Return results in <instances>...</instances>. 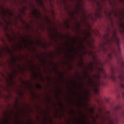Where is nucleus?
<instances>
[{
    "mask_svg": "<svg viewBox=\"0 0 124 124\" xmlns=\"http://www.w3.org/2000/svg\"><path fill=\"white\" fill-rule=\"evenodd\" d=\"M105 84H106L105 82H104V86H105Z\"/></svg>",
    "mask_w": 124,
    "mask_h": 124,
    "instance_id": "obj_12",
    "label": "nucleus"
},
{
    "mask_svg": "<svg viewBox=\"0 0 124 124\" xmlns=\"http://www.w3.org/2000/svg\"><path fill=\"white\" fill-rule=\"evenodd\" d=\"M34 15H35V16H36V17H37V14H34Z\"/></svg>",
    "mask_w": 124,
    "mask_h": 124,
    "instance_id": "obj_10",
    "label": "nucleus"
},
{
    "mask_svg": "<svg viewBox=\"0 0 124 124\" xmlns=\"http://www.w3.org/2000/svg\"><path fill=\"white\" fill-rule=\"evenodd\" d=\"M93 59L94 60L96 66L95 68L97 70L99 73L98 75H95L94 76L95 81L91 80L92 83H93V87L95 91V93L98 94L99 92V87L101 86V83L100 82V73L102 74V77L104 79H107L108 76L107 74L105 72V70L103 69V63L100 61L96 60V55H93Z\"/></svg>",
    "mask_w": 124,
    "mask_h": 124,
    "instance_id": "obj_1",
    "label": "nucleus"
},
{
    "mask_svg": "<svg viewBox=\"0 0 124 124\" xmlns=\"http://www.w3.org/2000/svg\"><path fill=\"white\" fill-rule=\"evenodd\" d=\"M37 2L39 5H43V1L42 0H36Z\"/></svg>",
    "mask_w": 124,
    "mask_h": 124,
    "instance_id": "obj_4",
    "label": "nucleus"
},
{
    "mask_svg": "<svg viewBox=\"0 0 124 124\" xmlns=\"http://www.w3.org/2000/svg\"><path fill=\"white\" fill-rule=\"evenodd\" d=\"M39 16H40V14L39 13Z\"/></svg>",
    "mask_w": 124,
    "mask_h": 124,
    "instance_id": "obj_13",
    "label": "nucleus"
},
{
    "mask_svg": "<svg viewBox=\"0 0 124 124\" xmlns=\"http://www.w3.org/2000/svg\"><path fill=\"white\" fill-rule=\"evenodd\" d=\"M90 36H91V33H87V37H90Z\"/></svg>",
    "mask_w": 124,
    "mask_h": 124,
    "instance_id": "obj_7",
    "label": "nucleus"
},
{
    "mask_svg": "<svg viewBox=\"0 0 124 124\" xmlns=\"http://www.w3.org/2000/svg\"><path fill=\"white\" fill-rule=\"evenodd\" d=\"M37 87L39 88V89H41V85L40 84H37Z\"/></svg>",
    "mask_w": 124,
    "mask_h": 124,
    "instance_id": "obj_6",
    "label": "nucleus"
},
{
    "mask_svg": "<svg viewBox=\"0 0 124 124\" xmlns=\"http://www.w3.org/2000/svg\"><path fill=\"white\" fill-rule=\"evenodd\" d=\"M108 37L106 38L107 43H110V45H112V42L116 43L117 45H120V38L117 36L116 32H113L112 37L109 38V34H107Z\"/></svg>",
    "mask_w": 124,
    "mask_h": 124,
    "instance_id": "obj_2",
    "label": "nucleus"
},
{
    "mask_svg": "<svg viewBox=\"0 0 124 124\" xmlns=\"http://www.w3.org/2000/svg\"><path fill=\"white\" fill-rule=\"evenodd\" d=\"M91 53L93 54V52H91Z\"/></svg>",
    "mask_w": 124,
    "mask_h": 124,
    "instance_id": "obj_14",
    "label": "nucleus"
},
{
    "mask_svg": "<svg viewBox=\"0 0 124 124\" xmlns=\"http://www.w3.org/2000/svg\"><path fill=\"white\" fill-rule=\"evenodd\" d=\"M90 111L91 112H93V109H90Z\"/></svg>",
    "mask_w": 124,
    "mask_h": 124,
    "instance_id": "obj_8",
    "label": "nucleus"
},
{
    "mask_svg": "<svg viewBox=\"0 0 124 124\" xmlns=\"http://www.w3.org/2000/svg\"><path fill=\"white\" fill-rule=\"evenodd\" d=\"M90 68H91V71H93V64L92 63H91Z\"/></svg>",
    "mask_w": 124,
    "mask_h": 124,
    "instance_id": "obj_5",
    "label": "nucleus"
},
{
    "mask_svg": "<svg viewBox=\"0 0 124 124\" xmlns=\"http://www.w3.org/2000/svg\"><path fill=\"white\" fill-rule=\"evenodd\" d=\"M112 72L114 73V69L112 68Z\"/></svg>",
    "mask_w": 124,
    "mask_h": 124,
    "instance_id": "obj_9",
    "label": "nucleus"
},
{
    "mask_svg": "<svg viewBox=\"0 0 124 124\" xmlns=\"http://www.w3.org/2000/svg\"><path fill=\"white\" fill-rule=\"evenodd\" d=\"M115 110H117V111L119 110H121V115L124 116V110L122 109V108L120 106H118L116 107Z\"/></svg>",
    "mask_w": 124,
    "mask_h": 124,
    "instance_id": "obj_3",
    "label": "nucleus"
},
{
    "mask_svg": "<svg viewBox=\"0 0 124 124\" xmlns=\"http://www.w3.org/2000/svg\"><path fill=\"white\" fill-rule=\"evenodd\" d=\"M103 49L105 51H106V49H105V48H103Z\"/></svg>",
    "mask_w": 124,
    "mask_h": 124,
    "instance_id": "obj_11",
    "label": "nucleus"
}]
</instances>
